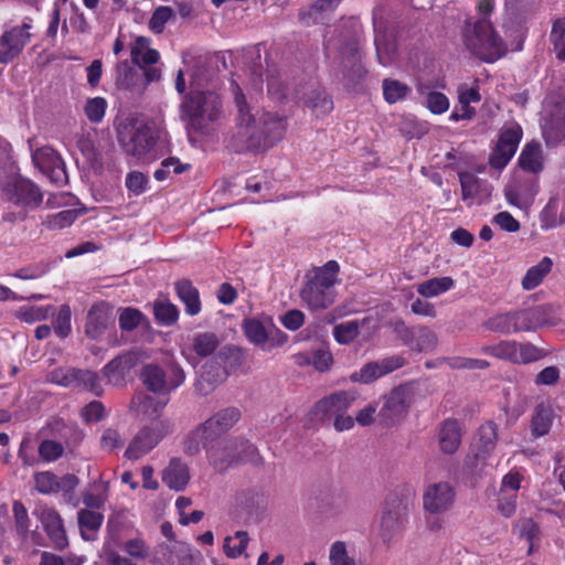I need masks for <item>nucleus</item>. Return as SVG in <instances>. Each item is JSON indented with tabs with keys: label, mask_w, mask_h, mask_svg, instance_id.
Instances as JSON below:
<instances>
[{
	"label": "nucleus",
	"mask_w": 565,
	"mask_h": 565,
	"mask_svg": "<svg viewBox=\"0 0 565 565\" xmlns=\"http://www.w3.org/2000/svg\"><path fill=\"white\" fill-rule=\"evenodd\" d=\"M234 94L237 122L231 142L235 151L265 150L282 139L287 129L285 116L250 106L238 85Z\"/></svg>",
	"instance_id": "1"
},
{
	"label": "nucleus",
	"mask_w": 565,
	"mask_h": 565,
	"mask_svg": "<svg viewBox=\"0 0 565 565\" xmlns=\"http://www.w3.org/2000/svg\"><path fill=\"white\" fill-rule=\"evenodd\" d=\"M241 415V411L236 407H226L214 413L188 434L183 441V451L193 456L204 448L210 461L218 466V455L222 449V441L218 439L238 423Z\"/></svg>",
	"instance_id": "2"
},
{
	"label": "nucleus",
	"mask_w": 565,
	"mask_h": 565,
	"mask_svg": "<svg viewBox=\"0 0 565 565\" xmlns=\"http://www.w3.org/2000/svg\"><path fill=\"white\" fill-rule=\"evenodd\" d=\"M180 119L189 134L211 136L223 117V103L212 90H192L179 106Z\"/></svg>",
	"instance_id": "3"
},
{
	"label": "nucleus",
	"mask_w": 565,
	"mask_h": 565,
	"mask_svg": "<svg viewBox=\"0 0 565 565\" xmlns=\"http://www.w3.org/2000/svg\"><path fill=\"white\" fill-rule=\"evenodd\" d=\"M461 40L472 56L487 63L498 61L507 52L504 41L489 19L467 20L461 29Z\"/></svg>",
	"instance_id": "4"
},
{
	"label": "nucleus",
	"mask_w": 565,
	"mask_h": 565,
	"mask_svg": "<svg viewBox=\"0 0 565 565\" xmlns=\"http://www.w3.org/2000/svg\"><path fill=\"white\" fill-rule=\"evenodd\" d=\"M555 323L551 306H536L495 315L487 320L486 328L498 333L510 334L534 331Z\"/></svg>",
	"instance_id": "5"
},
{
	"label": "nucleus",
	"mask_w": 565,
	"mask_h": 565,
	"mask_svg": "<svg viewBox=\"0 0 565 565\" xmlns=\"http://www.w3.org/2000/svg\"><path fill=\"white\" fill-rule=\"evenodd\" d=\"M340 266L335 260H329L306 276V282L300 290V298L310 310H324L335 301L333 289L339 282Z\"/></svg>",
	"instance_id": "6"
},
{
	"label": "nucleus",
	"mask_w": 565,
	"mask_h": 565,
	"mask_svg": "<svg viewBox=\"0 0 565 565\" xmlns=\"http://www.w3.org/2000/svg\"><path fill=\"white\" fill-rule=\"evenodd\" d=\"M417 397L415 384L406 383L394 387L383 396L379 418L385 426H393L403 420Z\"/></svg>",
	"instance_id": "7"
},
{
	"label": "nucleus",
	"mask_w": 565,
	"mask_h": 565,
	"mask_svg": "<svg viewBox=\"0 0 565 565\" xmlns=\"http://www.w3.org/2000/svg\"><path fill=\"white\" fill-rule=\"evenodd\" d=\"M173 423L169 418L151 422L143 426L131 439L125 457L129 460H138L150 452L166 436L172 434Z\"/></svg>",
	"instance_id": "8"
},
{
	"label": "nucleus",
	"mask_w": 565,
	"mask_h": 565,
	"mask_svg": "<svg viewBox=\"0 0 565 565\" xmlns=\"http://www.w3.org/2000/svg\"><path fill=\"white\" fill-rule=\"evenodd\" d=\"M244 352L237 347H226L204 365L202 381L215 386L236 372L244 363Z\"/></svg>",
	"instance_id": "9"
},
{
	"label": "nucleus",
	"mask_w": 565,
	"mask_h": 565,
	"mask_svg": "<svg viewBox=\"0 0 565 565\" xmlns=\"http://www.w3.org/2000/svg\"><path fill=\"white\" fill-rule=\"evenodd\" d=\"M46 381L63 387L89 391L97 396L103 393L99 376L89 370L58 367L46 374Z\"/></svg>",
	"instance_id": "10"
},
{
	"label": "nucleus",
	"mask_w": 565,
	"mask_h": 565,
	"mask_svg": "<svg viewBox=\"0 0 565 565\" xmlns=\"http://www.w3.org/2000/svg\"><path fill=\"white\" fill-rule=\"evenodd\" d=\"M31 18H25L20 25H4L0 36V64L11 63L23 52L31 41Z\"/></svg>",
	"instance_id": "11"
},
{
	"label": "nucleus",
	"mask_w": 565,
	"mask_h": 565,
	"mask_svg": "<svg viewBox=\"0 0 565 565\" xmlns=\"http://www.w3.org/2000/svg\"><path fill=\"white\" fill-rule=\"evenodd\" d=\"M522 127L515 121H507L499 132L498 143L490 157V164L503 169L515 154L522 139Z\"/></svg>",
	"instance_id": "12"
},
{
	"label": "nucleus",
	"mask_w": 565,
	"mask_h": 565,
	"mask_svg": "<svg viewBox=\"0 0 565 565\" xmlns=\"http://www.w3.org/2000/svg\"><path fill=\"white\" fill-rule=\"evenodd\" d=\"M243 329L248 341L265 351L281 347L287 341V334L279 330L271 320L265 322L257 319L244 321Z\"/></svg>",
	"instance_id": "13"
},
{
	"label": "nucleus",
	"mask_w": 565,
	"mask_h": 565,
	"mask_svg": "<svg viewBox=\"0 0 565 565\" xmlns=\"http://www.w3.org/2000/svg\"><path fill=\"white\" fill-rule=\"evenodd\" d=\"M7 200L17 207L30 213L43 203V192L29 179H17L4 189Z\"/></svg>",
	"instance_id": "14"
},
{
	"label": "nucleus",
	"mask_w": 565,
	"mask_h": 565,
	"mask_svg": "<svg viewBox=\"0 0 565 565\" xmlns=\"http://www.w3.org/2000/svg\"><path fill=\"white\" fill-rule=\"evenodd\" d=\"M456 495L455 487L448 481L430 483L423 493L424 511L430 515H443L451 510Z\"/></svg>",
	"instance_id": "15"
},
{
	"label": "nucleus",
	"mask_w": 565,
	"mask_h": 565,
	"mask_svg": "<svg viewBox=\"0 0 565 565\" xmlns=\"http://www.w3.org/2000/svg\"><path fill=\"white\" fill-rule=\"evenodd\" d=\"M358 398L359 393L355 390L335 392L320 399L315 405L312 414L320 422L331 420L341 414H345Z\"/></svg>",
	"instance_id": "16"
},
{
	"label": "nucleus",
	"mask_w": 565,
	"mask_h": 565,
	"mask_svg": "<svg viewBox=\"0 0 565 565\" xmlns=\"http://www.w3.org/2000/svg\"><path fill=\"white\" fill-rule=\"evenodd\" d=\"M32 160L35 167L47 177V179L56 184L64 185L68 182L65 170V163L61 156L49 146L41 147L33 151Z\"/></svg>",
	"instance_id": "17"
},
{
	"label": "nucleus",
	"mask_w": 565,
	"mask_h": 565,
	"mask_svg": "<svg viewBox=\"0 0 565 565\" xmlns=\"http://www.w3.org/2000/svg\"><path fill=\"white\" fill-rule=\"evenodd\" d=\"M379 330L375 318L367 316L361 320H349L335 324L332 330L334 340L342 345L351 344L360 334L363 341H369Z\"/></svg>",
	"instance_id": "18"
},
{
	"label": "nucleus",
	"mask_w": 565,
	"mask_h": 565,
	"mask_svg": "<svg viewBox=\"0 0 565 565\" xmlns=\"http://www.w3.org/2000/svg\"><path fill=\"white\" fill-rule=\"evenodd\" d=\"M118 140L128 154L138 159L145 158L154 146L151 128L146 125L124 128L119 131Z\"/></svg>",
	"instance_id": "19"
},
{
	"label": "nucleus",
	"mask_w": 565,
	"mask_h": 565,
	"mask_svg": "<svg viewBox=\"0 0 565 565\" xmlns=\"http://www.w3.org/2000/svg\"><path fill=\"white\" fill-rule=\"evenodd\" d=\"M541 128L547 146H556L565 140V105L546 104L544 106Z\"/></svg>",
	"instance_id": "20"
},
{
	"label": "nucleus",
	"mask_w": 565,
	"mask_h": 565,
	"mask_svg": "<svg viewBox=\"0 0 565 565\" xmlns=\"http://www.w3.org/2000/svg\"><path fill=\"white\" fill-rule=\"evenodd\" d=\"M403 365L404 359L402 356L393 355L384 358L364 364L360 370L350 375V380L354 383L370 384Z\"/></svg>",
	"instance_id": "21"
},
{
	"label": "nucleus",
	"mask_w": 565,
	"mask_h": 565,
	"mask_svg": "<svg viewBox=\"0 0 565 565\" xmlns=\"http://www.w3.org/2000/svg\"><path fill=\"white\" fill-rule=\"evenodd\" d=\"M222 449L218 455V465L226 462L232 465L237 461H258L257 448L243 438H230L222 440Z\"/></svg>",
	"instance_id": "22"
},
{
	"label": "nucleus",
	"mask_w": 565,
	"mask_h": 565,
	"mask_svg": "<svg viewBox=\"0 0 565 565\" xmlns=\"http://www.w3.org/2000/svg\"><path fill=\"white\" fill-rule=\"evenodd\" d=\"M45 532L52 541L54 547L63 550L68 545L67 536L63 525V520L58 512L47 505L39 507L35 511Z\"/></svg>",
	"instance_id": "23"
},
{
	"label": "nucleus",
	"mask_w": 565,
	"mask_h": 565,
	"mask_svg": "<svg viewBox=\"0 0 565 565\" xmlns=\"http://www.w3.org/2000/svg\"><path fill=\"white\" fill-rule=\"evenodd\" d=\"M169 402L168 396L153 397L148 394H137L131 399V407L138 416L142 419H150L151 422L162 420L161 414Z\"/></svg>",
	"instance_id": "24"
},
{
	"label": "nucleus",
	"mask_w": 565,
	"mask_h": 565,
	"mask_svg": "<svg viewBox=\"0 0 565 565\" xmlns=\"http://www.w3.org/2000/svg\"><path fill=\"white\" fill-rule=\"evenodd\" d=\"M113 318V308L106 302L92 306L87 313L85 332L90 339L99 338L108 328Z\"/></svg>",
	"instance_id": "25"
},
{
	"label": "nucleus",
	"mask_w": 565,
	"mask_h": 565,
	"mask_svg": "<svg viewBox=\"0 0 565 565\" xmlns=\"http://www.w3.org/2000/svg\"><path fill=\"white\" fill-rule=\"evenodd\" d=\"M498 440V428L492 422L480 426L478 431V451L473 456V461L467 459V465L478 467L479 462L484 463L487 457L493 451Z\"/></svg>",
	"instance_id": "26"
},
{
	"label": "nucleus",
	"mask_w": 565,
	"mask_h": 565,
	"mask_svg": "<svg viewBox=\"0 0 565 565\" xmlns=\"http://www.w3.org/2000/svg\"><path fill=\"white\" fill-rule=\"evenodd\" d=\"M190 478V469L180 458H172L162 471V482L174 491L184 490L189 484Z\"/></svg>",
	"instance_id": "27"
},
{
	"label": "nucleus",
	"mask_w": 565,
	"mask_h": 565,
	"mask_svg": "<svg viewBox=\"0 0 565 565\" xmlns=\"http://www.w3.org/2000/svg\"><path fill=\"white\" fill-rule=\"evenodd\" d=\"M174 289L178 298L184 305L186 315L193 317L201 312L200 292L189 279L175 281Z\"/></svg>",
	"instance_id": "28"
},
{
	"label": "nucleus",
	"mask_w": 565,
	"mask_h": 565,
	"mask_svg": "<svg viewBox=\"0 0 565 565\" xmlns=\"http://www.w3.org/2000/svg\"><path fill=\"white\" fill-rule=\"evenodd\" d=\"M438 443L444 454L452 455L457 451L461 443V431L457 420L447 419L443 423L438 434Z\"/></svg>",
	"instance_id": "29"
},
{
	"label": "nucleus",
	"mask_w": 565,
	"mask_h": 565,
	"mask_svg": "<svg viewBox=\"0 0 565 565\" xmlns=\"http://www.w3.org/2000/svg\"><path fill=\"white\" fill-rule=\"evenodd\" d=\"M374 44L379 63L385 67L391 66L396 57L395 41L392 36L382 31L379 24L374 25Z\"/></svg>",
	"instance_id": "30"
},
{
	"label": "nucleus",
	"mask_w": 565,
	"mask_h": 565,
	"mask_svg": "<svg viewBox=\"0 0 565 565\" xmlns=\"http://www.w3.org/2000/svg\"><path fill=\"white\" fill-rule=\"evenodd\" d=\"M140 379L146 387L162 396H167L170 391L163 370L156 364H147L142 367Z\"/></svg>",
	"instance_id": "31"
},
{
	"label": "nucleus",
	"mask_w": 565,
	"mask_h": 565,
	"mask_svg": "<svg viewBox=\"0 0 565 565\" xmlns=\"http://www.w3.org/2000/svg\"><path fill=\"white\" fill-rule=\"evenodd\" d=\"M338 3V0H318L307 10L300 11L299 20L306 26L323 22L328 14L337 8Z\"/></svg>",
	"instance_id": "32"
},
{
	"label": "nucleus",
	"mask_w": 565,
	"mask_h": 565,
	"mask_svg": "<svg viewBox=\"0 0 565 565\" xmlns=\"http://www.w3.org/2000/svg\"><path fill=\"white\" fill-rule=\"evenodd\" d=\"M406 516L399 510H386L381 519V536L385 542L393 540L404 530Z\"/></svg>",
	"instance_id": "33"
},
{
	"label": "nucleus",
	"mask_w": 565,
	"mask_h": 565,
	"mask_svg": "<svg viewBox=\"0 0 565 565\" xmlns=\"http://www.w3.org/2000/svg\"><path fill=\"white\" fill-rule=\"evenodd\" d=\"M543 151L539 142H529L519 157L520 167L527 172L537 173L543 169Z\"/></svg>",
	"instance_id": "34"
},
{
	"label": "nucleus",
	"mask_w": 565,
	"mask_h": 565,
	"mask_svg": "<svg viewBox=\"0 0 565 565\" xmlns=\"http://www.w3.org/2000/svg\"><path fill=\"white\" fill-rule=\"evenodd\" d=\"M408 333L411 337L408 344L414 350L430 352L438 344V337L436 332L426 327L412 328Z\"/></svg>",
	"instance_id": "35"
},
{
	"label": "nucleus",
	"mask_w": 565,
	"mask_h": 565,
	"mask_svg": "<svg viewBox=\"0 0 565 565\" xmlns=\"http://www.w3.org/2000/svg\"><path fill=\"white\" fill-rule=\"evenodd\" d=\"M553 260L545 256L536 265L530 267L522 279V288L524 290H533L536 288L546 275L552 270Z\"/></svg>",
	"instance_id": "36"
},
{
	"label": "nucleus",
	"mask_w": 565,
	"mask_h": 565,
	"mask_svg": "<svg viewBox=\"0 0 565 565\" xmlns=\"http://www.w3.org/2000/svg\"><path fill=\"white\" fill-rule=\"evenodd\" d=\"M513 531L520 539L529 542L527 554H532L541 536L539 524L531 518H521L514 523Z\"/></svg>",
	"instance_id": "37"
},
{
	"label": "nucleus",
	"mask_w": 565,
	"mask_h": 565,
	"mask_svg": "<svg viewBox=\"0 0 565 565\" xmlns=\"http://www.w3.org/2000/svg\"><path fill=\"white\" fill-rule=\"evenodd\" d=\"M220 344L218 338L213 332L196 333L189 350L200 358H206L215 352Z\"/></svg>",
	"instance_id": "38"
},
{
	"label": "nucleus",
	"mask_w": 565,
	"mask_h": 565,
	"mask_svg": "<svg viewBox=\"0 0 565 565\" xmlns=\"http://www.w3.org/2000/svg\"><path fill=\"white\" fill-rule=\"evenodd\" d=\"M454 285L450 277H436L417 285V292L425 298H433L450 290Z\"/></svg>",
	"instance_id": "39"
},
{
	"label": "nucleus",
	"mask_w": 565,
	"mask_h": 565,
	"mask_svg": "<svg viewBox=\"0 0 565 565\" xmlns=\"http://www.w3.org/2000/svg\"><path fill=\"white\" fill-rule=\"evenodd\" d=\"M78 526L84 540H90L88 532H96L103 524L104 515L89 509H82L77 513Z\"/></svg>",
	"instance_id": "40"
},
{
	"label": "nucleus",
	"mask_w": 565,
	"mask_h": 565,
	"mask_svg": "<svg viewBox=\"0 0 565 565\" xmlns=\"http://www.w3.org/2000/svg\"><path fill=\"white\" fill-rule=\"evenodd\" d=\"M179 309L170 300L162 299L153 302V315L160 326L169 327L179 319Z\"/></svg>",
	"instance_id": "41"
},
{
	"label": "nucleus",
	"mask_w": 565,
	"mask_h": 565,
	"mask_svg": "<svg viewBox=\"0 0 565 565\" xmlns=\"http://www.w3.org/2000/svg\"><path fill=\"white\" fill-rule=\"evenodd\" d=\"M305 104L312 110L316 117H322L333 109V102L322 89L311 90Z\"/></svg>",
	"instance_id": "42"
},
{
	"label": "nucleus",
	"mask_w": 565,
	"mask_h": 565,
	"mask_svg": "<svg viewBox=\"0 0 565 565\" xmlns=\"http://www.w3.org/2000/svg\"><path fill=\"white\" fill-rule=\"evenodd\" d=\"M108 484L102 480L93 482L83 493V502L87 508L100 509L107 500Z\"/></svg>",
	"instance_id": "43"
},
{
	"label": "nucleus",
	"mask_w": 565,
	"mask_h": 565,
	"mask_svg": "<svg viewBox=\"0 0 565 565\" xmlns=\"http://www.w3.org/2000/svg\"><path fill=\"white\" fill-rule=\"evenodd\" d=\"M384 99L388 104H395L407 97L411 87L397 79L385 78L382 84Z\"/></svg>",
	"instance_id": "44"
},
{
	"label": "nucleus",
	"mask_w": 565,
	"mask_h": 565,
	"mask_svg": "<svg viewBox=\"0 0 565 565\" xmlns=\"http://www.w3.org/2000/svg\"><path fill=\"white\" fill-rule=\"evenodd\" d=\"M53 311V306H22L17 312L15 317L23 322L34 323L45 320Z\"/></svg>",
	"instance_id": "45"
},
{
	"label": "nucleus",
	"mask_w": 565,
	"mask_h": 565,
	"mask_svg": "<svg viewBox=\"0 0 565 565\" xmlns=\"http://www.w3.org/2000/svg\"><path fill=\"white\" fill-rule=\"evenodd\" d=\"M553 424V412L550 407L539 406L532 418V433L536 437L546 435Z\"/></svg>",
	"instance_id": "46"
},
{
	"label": "nucleus",
	"mask_w": 565,
	"mask_h": 565,
	"mask_svg": "<svg viewBox=\"0 0 565 565\" xmlns=\"http://www.w3.org/2000/svg\"><path fill=\"white\" fill-rule=\"evenodd\" d=\"M486 354L507 360L515 364L516 341L503 340L494 345H487L481 349Z\"/></svg>",
	"instance_id": "47"
},
{
	"label": "nucleus",
	"mask_w": 565,
	"mask_h": 565,
	"mask_svg": "<svg viewBox=\"0 0 565 565\" xmlns=\"http://www.w3.org/2000/svg\"><path fill=\"white\" fill-rule=\"evenodd\" d=\"M550 40L553 44L556 57L559 61H565V18L554 21Z\"/></svg>",
	"instance_id": "48"
},
{
	"label": "nucleus",
	"mask_w": 565,
	"mask_h": 565,
	"mask_svg": "<svg viewBox=\"0 0 565 565\" xmlns=\"http://www.w3.org/2000/svg\"><path fill=\"white\" fill-rule=\"evenodd\" d=\"M248 544V533L246 531H237L235 536H227L224 540V552L231 558H236L243 554Z\"/></svg>",
	"instance_id": "49"
},
{
	"label": "nucleus",
	"mask_w": 565,
	"mask_h": 565,
	"mask_svg": "<svg viewBox=\"0 0 565 565\" xmlns=\"http://www.w3.org/2000/svg\"><path fill=\"white\" fill-rule=\"evenodd\" d=\"M108 103L104 97L88 98L84 105V114L93 124L100 122L106 114Z\"/></svg>",
	"instance_id": "50"
},
{
	"label": "nucleus",
	"mask_w": 565,
	"mask_h": 565,
	"mask_svg": "<svg viewBox=\"0 0 565 565\" xmlns=\"http://www.w3.org/2000/svg\"><path fill=\"white\" fill-rule=\"evenodd\" d=\"M76 210H64L55 214L47 215L43 224L50 230H61L72 225L78 216Z\"/></svg>",
	"instance_id": "51"
},
{
	"label": "nucleus",
	"mask_w": 565,
	"mask_h": 565,
	"mask_svg": "<svg viewBox=\"0 0 565 565\" xmlns=\"http://www.w3.org/2000/svg\"><path fill=\"white\" fill-rule=\"evenodd\" d=\"M544 356L542 349L530 342H516L515 364H527L536 362Z\"/></svg>",
	"instance_id": "52"
},
{
	"label": "nucleus",
	"mask_w": 565,
	"mask_h": 565,
	"mask_svg": "<svg viewBox=\"0 0 565 565\" xmlns=\"http://www.w3.org/2000/svg\"><path fill=\"white\" fill-rule=\"evenodd\" d=\"M329 561L331 565H356L355 559L349 555L347 543L335 541L329 550Z\"/></svg>",
	"instance_id": "53"
},
{
	"label": "nucleus",
	"mask_w": 565,
	"mask_h": 565,
	"mask_svg": "<svg viewBox=\"0 0 565 565\" xmlns=\"http://www.w3.org/2000/svg\"><path fill=\"white\" fill-rule=\"evenodd\" d=\"M35 489L42 494L58 492L57 476L51 471L36 472L33 477Z\"/></svg>",
	"instance_id": "54"
},
{
	"label": "nucleus",
	"mask_w": 565,
	"mask_h": 565,
	"mask_svg": "<svg viewBox=\"0 0 565 565\" xmlns=\"http://www.w3.org/2000/svg\"><path fill=\"white\" fill-rule=\"evenodd\" d=\"M172 18L173 10L170 7L160 6L153 11L148 22V26L153 33L161 34L164 31L166 24Z\"/></svg>",
	"instance_id": "55"
},
{
	"label": "nucleus",
	"mask_w": 565,
	"mask_h": 565,
	"mask_svg": "<svg viewBox=\"0 0 565 565\" xmlns=\"http://www.w3.org/2000/svg\"><path fill=\"white\" fill-rule=\"evenodd\" d=\"M116 73V85L118 88L130 90L135 87L137 74L127 61L117 65Z\"/></svg>",
	"instance_id": "56"
},
{
	"label": "nucleus",
	"mask_w": 565,
	"mask_h": 565,
	"mask_svg": "<svg viewBox=\"0 0 565 565\" xmlns=\"http://www.w3.org/2000/svg\"><path fill=\"white\" fill-rule=\"evenodd\" d=\"M190 169V164H183L175 157H169L161 162V168L156 170L153 177L157 181H164L168 179L171 170L175 174H181Z\"/></svg>",
	"instance_id": "57"
},
{
	"label": "nucleus",
	"mask_w": 565,
	"mask_h": 565,
	"mask_svg": "<svg viewBox=\"0 0 565 565\" xmlns=\"http://www.w3.org/2000/svg\"><path fill=\"white\" fill-rule=\"evenodd\" d=\"M143 319L145 316L140 310L127 307L120 310L118 322L121 330L131 331L136 329Z\"/></svg>",
	"instance_id": "58"
},
{
	"label": "nucleus",
	"mask_w": 565,
	"mask_h": 565,
	"mask_svg": "<svg viewBox=\"0 0 565 565\" xmlns=\"http://www.w3.org/2000/svg\"><path fill=\"white\" fill-rule=\"evenodd\" d=\"M39 456L45 462H54L64 454V447L61 443L45 439L39 445Z\"/></svg>",
	"instance_id": "59"
},
{
	"label": "nucleus",
	"mask_w": 565,
	"mask_h": 565,
	"mask_svg": "<svg viewBox=\"0 0 565 565\" xmlns=\"http://www.w3.org/2000/svg\"><path fill=\"white\" fill-rule=\"evenodd\" d=\"M540 223L541 228L547 231L564 224L565 216H558L556 205L550 202L540 214Z\"/></svg>",
	"instance_id": "60"
},
{
	"label": "nucleus",
	"mask_w": 565,
	"mask_h": 565,
	"mask_svg": "<svg viewBox=\"0 0 565 565\" xmlns=\"http://www.w3.org/2000/svg\"><path fill=\"white\" fill-rule=\"evenodd\" d=\"M71 316L70 307L67 305H63L53 320L54 332L60 338H66L71 333Z\"/></svg>",
	"instance_id": "61"
},
{
	"label": "nucleus",
	"mask_w": 565,
	"mask_h": 565,
	"mask_svg": "<svg viewBox=\"0 0 565 565\" xmlns=\"http://www.w3.org/2000/svg\"><path fill=\"white\" fill-rule=\"evenodd\" d=\"M459 181L462 191V200L473 199L481 186L480 180L469 172H460Z\"/></svg>",
	"instance_id": "62"
},
{
	"label": "nucleus",
	"mask_w": 565,
	"mask_h": 565,
	"mask_svg": "<svg viewBox=\"0 0 565 565\" xmlns=\"http://www.w3.org/2000/svg\"><path fill=\"white\" fill-rule=\"evenodd\" d=\"M426 106L433 114L441 115L448 110L449 99L440 92H430L427 94Z\"/></svg>",
	"instance_id": "63"
},
{
	"label": "nucleus",
	"mask_w": 565,
	"mask_h": 565,
	"mask_svg": "<svg viewBox=\"0 0 565 565\" xmlns=\"http://www.w3.org/2000/svg\"><path fill=\"white\" fill-rule=\"evenodd\" d=\"M333 364V355L329 349L320 348L312 352V366L319 372H327Z\"/></svg>",
	"instance_id": "64"
}]
</instances>
